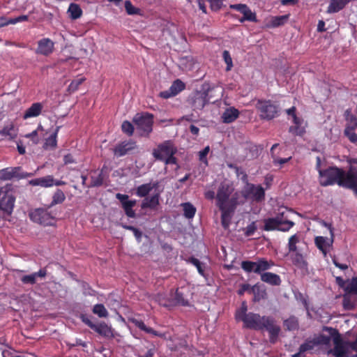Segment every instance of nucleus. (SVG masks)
Instances as JSON below:
<instances>
[{
	"label": "nucleus",
	"instance_id": "9d476101",
	"mask_svg": "<svg viewBox=\"0 0 357 357\" xmlns=\"http://www.w3.org/2000/svg\"><path fill=\"white\" fill-rule=\"evenodd\" d=\"M79 318L84 324L88 326L100 335L106 338H113L114 337L112 328L106 323L102 321L98 324H95L91 320L90 317L86 314H80Z\"/></svg>",
	"mask_w": 357,
	"mask_h": 357
},
{
	"label": "nucleus",
	"instance_id": "72a5a7b5",
	"mask_svg": "<svg viewBox=\"0 0 357 357\" xmlns=\"http://www.w3.org/2000/svg\"><path fill=\"white\" fill-rule=\"evenodd\" d=\"M238 109L230 107L227 109L222 115V121L225 123H230L234 121L238 116Z\"/></svg>",
	"mask_w": 357,
	"mask_h": 357
},
{
	"label": "nucleus",
	"instance_id": "4468645a",
	"mask_svg": "<svg viewBox=\"0 0 357 357\" xmlns=\"http://www.w3.org/2000/svg\"><path fill=\"white\" fill-rule=\"evenodd\" d=\"M233 192V188L227 183H222L216 195L217 206L219 209H222L225 206L229 204V198Z\"/></svg>",
	"mask_w": 357,
	"mask_h": 357
},
{
	"label": "nucleus",
	"instance_id": "39448f33",
	"mask_svg": "<svg viewBox=\"0 0 357 357\" xmlns=\"http://www.w3.org/2000/svg\"><path fill=\"white\" fill-rule=\"evenodd\" d=\"M321 175V185H333L337 183L338 185L346 186L347 172L342 168L331 166L325 168Z\"/></svg>",
	"mask_w": 357,
	"mask_h": 357
},
{
	"label": "nucleus",
	"instance_id": "ddd939ff",
	"mask_svg": "<svg viewBox=\"0 0 357 357\" xmlns=\"http://www.w3.org/2000/svg\"><path fill=\"white\" fill-rule=\"evenodd\" d=\"M247 294L252 295V301L253 302H260L268 298L267 288L264 282L261 283L258 282L252 287L247 284Z\"/></svg>",
	"mask_w": 357,
	"mask_h": 357
},
{
	"label": "nucleus",
	"instance_id": "a18cd8bd",
	"mask_svg": "<svg viewBox=\"0 0 357 357\" xmlns=\"http://www.w3.org/2000/svg\"><path fill=\"white\" fill-rule=\"evenodd\" d=\"M171 91L173 92V95L176 96L181 91L185 89V84L180 79L175 80L169 87Z\"/></svg>",
	"mask_w": 357,
	"mask_h": 357
},
{
	"label": "nucleus",
	"instance_id": "3c124183",
	"mask_svg": "<svg viewBox=\"0 0 357 357\" xmlns=\"http://www.w3.org/2000/svg\"><path fill=\"white\" fill-rule=\"evenodd\" d=\"M349 287V289L354 294L356 301H357V277L351 278L350 280L346 282Z\"/></svg>",
	"mask_w": 357,
	"mask_h": 357
},
{
	"label": "nucleus",
	"instance_id": "a19ab883",
	"mask_svg": "<svg viewBox=\"0 0 357 357\" xmlns=\"http://www.w3.org/2000/svg\"><path fill=\"white\" fill-rule=\"evenodd\" d=\"M29 19L28 15H22L15 18H10L9 20L2 19L0 22V26H7L8 24H15L18 22L27 21Z\"/></svg>",
	"mask_w": 357,
	"mask_h": 357
},
{
	"label": "nucleus",
	"instance_id": "4c0bfd02",
	"mask_svg": "<svg viewBox=\"0 0 357 357\" xmlns=\"http://www.w3.org/2000/svg\"><path fill=\"white\" fill-rule=\"evenodd\" d=\"M68 13L72 20H77L82 16V10L78 4L71 3L68 7Z\"/></svg>",
	"mask_w": 357,
	"mask_h": 357
},
{
	"label": "nucleus",
	"instance_id": "338daca9",
	"mask_svg": "<svg viewBox=\"0 0 357 357\" xmlns=\"http://www.w3.org/2000/svg\"><path fill=\"white\" fill-rule=\"evenodd\" d=\"M257 228L256 222H252L250 225L247 226V236H250V235H252L255 231H256Z\"/></svg>",
	"mask_w": 357,
	"mask_h": 357
},
{
	"label": "nucleus",
	"instance_id": "6e6552de",
	"mask_svg": "<svg viewBox=\"0 0 357 357\" xmlns=\"http://www.w3.org/2000/svg\"><path fill=\"white\" fill-rule=\"evenodd\" d=\"M294 222L288 220L284 217V212H279L275 217L267 218L264 220V230H281L282 231H288L291 227H294Z\"/></svg>",
	"mask_w": 357,
	"mask_h": 357
},
{
	"label": "nucleus",
	"instance_id": "37998d69",
	"mask_svg": "<svg viewBox=\"0 0 357 357\" xmlns=\"http://www.w3.org/2000/svg\"><path fill=\"white\" fill-rule=\"evenodd\" d=\"M92 312L100 318H106L108 317V312L103 304H96Z\"/></svg>",
	"mask_w": 357,
	"mask_h": 357
},
{
	"label": "nucleus",
	"instance_id": "de8ad7c7",
	"mask_svg": "<svg viewBox=\"0 0 357 357\" xmlns=\"http://www.w3.org/2000/svg\"><path fill=\"white\" fill-rule=\"evenodd\" d=\"M188 262L195 266L197 268L199 273L201 275L204 276V264L202 263L198 259L194 257H190L188 259Z\"/></svg>",
	"mask_w": 357,
	"mask_h": 357
},
{
	"label": "nucleus",
	"instance_id": "473e14b6",
	"mask_svg": "<svg viewBox=\"0 0 357 357\" xmlns=\"http://www.w3.org/2000/svg\"><path fill=\"white\" fill-rule=\"evenodd\" d=\"M222 212L221 222L225 229H227L230 223L231 213L233 212L234 208L231 206H225L222 209H220Z\"/></svg>",
	"mask_w": 357,
	"mask_h": 357
},
{
	"label": "nucleus",
	"instance_id": "c9c22d12",
	"mask_svg": "<svg viewBox=\"0 0 357 357\" xmlns=\"http://www.w3.org/2000/svg\"><path fill=\"white\" fill-rule=\"evenodd\" d=\"M289 19V14H284V15H276L271 17L267 23L268 27H278L281 24H284L287 20Z\"/></svg>",
	"mask_w": 357,
	"mask_h": 357
},
{
	"label": "nucleus",
	"instance_id": "a211bd4d",
	"mask_svg": "<svg viewBox=\"0 0 357 357\" xmlns=\"http://www.w3.org/2000/svg\"><path fill=\"white\" fill-rule=\"evenodd\" d=\"M331 231V238L323 237V236H318L314 238V243L318 249H319L324 256H326L330 248H332L334 242V232L332 227H329Z\"/></svg>",
	"mask_w": 357,
	"mask_h": 357
},
{
	"label": "nucleus",
	"instance_id": "603ef678",
	"mask_svg": "<svg viewBox=\"0 0 357 357\" xmlns=\"http://www.w3.org/2000/svg\"><path fill=\"white\" fill-rule=\"evenodd\" d=\"M121 130L123 133L130 137L133 135L135 128L130 121H124L121 124Z\"/></svg>",
	"mask_w": 357,
	"mask_h": 357
},
{
	"label": "nucleus",
	"instance_id": "6e6d98bb",
	"mask_svg": "<svg viewBox=\"0 0 357 357\" xmlns=\"http://www.w3.org/2000/svg\"><path fill=\"white\" fill-rule=\"evenodd\" d=\"M344 117L346 121L350 122L351 125L353 126V128H356V127H357V117L356 116L354 115V114H352L351 110H349V109L346 110L344 112Z\"/></svg>",
	"mask_w": 357,
	"mask_h": 357
},
{
	"label": "nucleus",
	"instance_id": "58836bf2",
	"mask_svg": "<svg viewBox=\"0 0 357 357\" xmlns=\"http://www.w3.org/2000/svg\"><path fill=\"white\" fill-rule=\"evenodd\" d=\"M181 206L183 210V215L188 219H192L194 218L197 209L190 202H185L181 204Z\"/></svg>",
	"mask_w": 357,
	"mask_h": 357
},
{
	"label": "nucleus",
	"instance_id": "5fc2aeb1",
	"mask_svg": "<svg viewBox=\"0 0 357 357\" xmlns=\"http://www.w3.org/2000/svg\"><path fill=\"white\" fill-rule=\"evenodd\" d=\"M123 228L130 230L133 232V234L136 238V240L139 243L142 241V232L137 228L131 226V225H122Z\"/></svg>",
	"mask_w": 357,
	"mask_h": 357
},
{
	"label": "nucleus",
	"instance_id": "b1692460",
	"mask_svg": "<svg viewBox=\"0 0 357 357\" xmlns=\"http://www.w3.org/2000/svg\"><path fill=\"white\" fill-rule=\"evenodd\" d=\"M160 195L156 193L151 197H146L144 199L141 204V208L146 209L150 208L151 210H156L160 204Z\"/></svg>",
	"mask_w": 357,
	"mask_h": 357
},
{
	"label": "nucleus",
	"instance_id": "9b49d317",
	"mask_svg": "<svg viewBox=\"0 0 357 357\" xmlns=\"http://www.w3.org/2000/svg\"><path fill=\"white\" fill-rule=\"evenodd\" d=\"M33 173L22 172L21 167H6L0 170V180L9 181L13 178L22 179L31 177Z\"/></svg>",
	"mask_w": 357,
	"mask_h": 357
},
{
	"label": "nucleus",
	"instance_id": "412c9836",
	"mask_svg": "<svg viewBox=\"0 0 357 357\" xmlns=\"http://www.w3.org/2000/svg\"><path fill=\"white\" fill-rule=\"evenodd\" d=\"M306 125H304L303 117H298L296 114L294 125L289 127V132L294 135H303L306 133Z\"/></svg>",
	"mask_w": 357,
	"mask_h": 357
},
{
	"label": "nucleus",
	"instance_id": "c756f323",
	"mask_svg": "<svg viewBox=\"0 0 357 357\" xmlns=\"http://www.w3.org/2000/svg\"><path fill=\"white\" fill-rule=\"evenodd\" d=\"M158 186V182L144 183L139 185L136 188V195L139 197H146L149 192L153 189Z\"/></svg>",
	"mask_w": 357,
	"mask_h": 357
},
{
	"label": "nucleus",
	"instance_id": "1a4fd4ad",
	"mask_svg": "<svg viewBox=\"0 0 357 357\" xmlns=\"http://www.w3.org/2000/svg\"><path fill=\"white\" fill-rule=\"evenodd\" d=\"M256 107L263 119H273L280 112V106L271 100H258Z\"/></svg>",
	"mask_w": 357,
	"mask_h": 357
},
{
	"label": "nucleus",
	"instance_id": "8fccbe9b",
	"mask_svg": "<svg viewBox=\"0 0 357 357\" xmlns=\"http://www.w3.org/2000/svg\"><path fill=\"white\" fill-rule=\"evenodd\" d=\"M284 325L287 330H296L299 326V322L298 319L295 318V317H291L284 320Z\"/></svg>",
	"mask_w": 357,
	"mask_h": 357
},
{
	"label": "nucleus",
	"instance_id": "aec40b11",
	"mask_svg": "<svg viewBox=\"0 0 357 357\" xmlns=\"http://www.w3.org/2000/svg\"><path fill=\"white\" fill-rule=\"evenodd\" d=\"M54 49V42L50 38H44L38 40L36 52L38 54L48 56L53 52Z\"/></svg>",
	"mask_w": 357,
	"mask_h": 357
},
{
	"label": "nucleus",
	"instance_id": "0e129e2a",
	"mask_svg": "<svg viewBox=\"0 0 357 357\" xmlns=\"http://www.w3.org/2000/svg\"><path fill=\"white\" fill-rule=\"evenodd\" d=\"M210 151V148L208 146H206L203 150L199 152V159L201 162L208 164V161L206 159V156Z\"/></svg>",
	"mask_w": 357,
	"mask_h": 357
},
{
	"label": "nucleus",
	"instance_id": "cd10ccee",
	"mask_svg": "<svg viewBox=\"0 0 357 357\" xmlns=\"http://www.w3.org/2000/svg\"><path fill=\"white\" fill-rule=\"evenodd\" d=\"M354 1V0H331L327 8V13H338L342 8H344L349 2Z\"/></svg>",
	"mask_w": 357,
	"mask_h": 357
},
{
	"label": "nucleus",
	"instance_id": "bf43d9fd",
	"mask_svg": "<svg viewBox=\"0 0 357 357\" xmlns=\"http://www.w3.org/2000/svg\"><path fill=\"white\" fill-rule=\"evenodd\" d=\"M222 57H223L225 62L227 64L226 70L227 71L230 70L231 69V68L233 67V63H232V59H231V55H230L229 51L224 50V52L222 53Z\"/></svg>",
	"mask_w": 357,
	"mask_h": 357
},
{
	"label": "nucleus",
	"instance_id": "c03bdc74",
	"mask_svg": "<svg viewBox=\"0 0 357 357\" xmlns=\"http://www.w3.org/2000/svg\"><path fill=\"white\" fill-rule=\"evenodd\" d=\"M65 199L66 195L60 189H57L52 196L51 205L61 204L65 201Z\"/></svg>",
	"mask_w": 357,
	"mask_h": 357
},
{
	"label": "nucleus",
	"instance_id": "680f3d73",
	"mask_svg": "<svg viewBox=\"0 0 357 357\" xmlns=\"http://www.w3.org/2000/svg\"><path fill=\"white\" fill-rule=\"evenodd\" d=\"M230 8L239 11L242 15V17L240 19L241 22L245 20V4H234L231 5Z\"/></svg>",
	"mask_w": 357,
	"mask_h": 357
},
{
	"label": "nucleus",
	"instance_id": "4d7b16f0",
	"mask_svg": "<svg viewBox=\"0 0 357 357\" xmlns=\"http://www.w3.org/2000/svg\"><path fill=\"white\" fill-rule=\"evenodd\" d=\"M176 304L182 305V306H188L189 302L187 299H185L183 296V294L180 292L178 289H176L175 292V298H174Z\"/></svg>",
	"mask_w": 357,
	"mask_h": 357
},
{
	"label": "nucleus",
	"instance_id": "c85d7f7f",
	"mask_svg": "<svg viewBox=\"0 0 357 357\" xmlns=\"http://www.w3.org/2000/svg\"><path fill=\"white\" fill-rule=\"evenodd\" d=\"M43 105L40 102H34L29 107L23 115L24 119L38 116L42 112Z\"/></svg>",
	"mask_w": 357,
	"mask_h": 357
},
{
	"label": "nucleus",
	"instance_id": "f03ea898",
	"mask_svg": "<svg viewBox=\"0 0 357 357\" xmlns=\"http://www.w3.org/2000/svg\"><path fill=\"white\" fill-rule=\"evenodd\" d=\"M247 328L254 330H266L269 334V340L271 343L278 341L281 328L276 324L272 317H261L260 314L249 312L247 314Z\"/></svg>",
	"mask_w": 357,
	"mask_h": 357
},
{
	"label": "nucleus",
	"instance_id": "49530a36",
	"mask_svg": "<svg viewBox=\"0 0 357 357\" xmlns=\"http://www.w3.org/2000/svg\"><path fill=\"white\" fill-rule=\"evenodd\" d=\"M154 301L160 305L167 307L169 305V301L165 293H158L154 296Z\"/></svg>",
	"mask_w": 357,
	"mask_h": 357
},
{
	"label": "nucleus",
	"instance_id": "79ce46f5",
	"mask_svg": "<svg viewBox=\"0 0 357 357\" xmlns=\"http://www.w3.org/2000/svg\"><path fill=\"white\" fill-rule=\"evenodd\" d=\"M235 318L236 321H242L243 327L245 328V301H243L241 307L237 310Z\"/></svg>",
	"mask_w": 357,
	"mask_h": 357
},
{
	"label": "nucleus",
	"instance_id": "69168bd1",
	"mask_svg": "<svg viewBox=\"0 0 357 357\" xmlns=\"http://www.w3.org/2000/svg\"><path fill=\"white\" fill-rule=\"evenodd\" d=\"M210 6L213 10H218L222 6V0H210Z\"/></svg>",
	"mask_w": 357,
	"mask_h": 357
},
{
	"label": "nucleus",
	"instance_id": "20e7f679",
	"mask_svg": "<svg viewBox=\"0 0 357 357\" xmlns=\"http://www.w3.org/2000/svg\"><path fill=\"white\" fill-rule=\"evenodd\" d=\"M178 152V149L174 142L171 140H165L157 145L153 149V157L158 161H161L165 165H178V159L175 155Z\"/></svg>",
	"mask_w": 357,
	"mask_h": 357
},
{
	"label": "nucleus",
	"instance_id": "e433bc0d",
	"mask_svg": "<svg viewBox=\"0 0 357 357\" xmlns=\"http://www.w3.org/2000/svg\"><path fill=\"white\" fill-rule=\"evenodd\" d=\"M301 241V234L299 233H295L292 236L289 238V241L287 243V248L289 249V252H292V254H296L297 251V243Z\"/></svg>",
	"mask_w": 357,
	"mask_h": 357
},
{
	"label": "nucleus",
	"instance_id": "a878e982",
	"mask_svg": "<svg viewBox=\"0 0 357 357\" xmlns=\"http://www.w3.org/2000/svg\"><path fill=\"white\" fill-rule=\"evenodd\" d=\"M132 323L135 324L136 327L139 328L141 331L146 332V333H149L154 336L160 337L163 339L167 338L166 333H160L151 327L146 326L144 321H142V320L135 319L132 321Z\"/></svg>",
	"mask_w": 357,
	"mask_h": 357
},
{
	"label": "nucleus",
	"instance_id": "dca6fc26",
	"mask_svg": "<svg viewBox=\"0 0 357 357\" xmlns=\"http://www.w3.org/2000/svg\"><path fill=\"white\" fill-rule=\"evenodd\" d=\"M265 190L261 185H253L247 182V199H251L252 202L261 203L265 198Z\"/></svg>",
	"mask_w": 357,
	"mask_h": 357
},
{
	"label": "nucleus",
	"instance_id": "bb28decb",
	"mask_svg": "<svg viewBox=\"0 0 357 357\" xmlns=\"http://www.w3.org/2000/svg\"><path fill=\"white\" fill-rule=\"evenodd\" d=\"M0 135L8 140H13L17 136V130L15 129L14 123L10 122L5 125L3 128L0 130Z\"/></svg>",
	"mask_w": 357,
	"mask_h": 357
},
{
	"label": "nucleus",
	"instance_id": "7ed1b4c3",
	"mask_svg": "<svg viewBox=\"0 0 357 357\" xmlns=\"http://www.w3.org/2000/svg\"><path fill=\"white\" fill-rule=\"evenodd\" d=\"M273 261H267L265 258H258L256 261H247V273H259L261 280L266 284H280L282 279L276 273L267 272V270L274 266Z\"/></svg>",
	"mask_w": 357,
	"mask_h": 357
},
{
	"label": "nucleus",
	"instance_id": "f257e3e1",
	"mask_svg": "<svg viewBox=\"0 0 357 357\" xmlns=\"http://www.w3.org/2000/svg\"><path fill=\"white\" fill-rule=\"evenodd\" d=\"M323 330L328 331L330 335L324 334L314 335L307 337L300 345L298 351L293 354L292 357H304L305 352H313L314 348L320 344H328L333 337L334 347L329 350L335 357H357V336L354 341L342 340L338 330L330 326H324Z\"/></svg>",
	"mask_w": 357,
	"mask_h": 357
},
{
	"label": "nucleus",
	"instance_id": "052dcab7",
	"mask_svg": "<svg viewBox=\"0 0 357 357\" xmlns=\"http://www.w3.org/2000/svg\"><path fill=\"white\" fill-rule=\"evenodd\" d=\"M344 135L350 139L351 142L355 143L357 142V134L354 131L353 126L351 128H346L344 130Z\"/></svg>",
	"mask_w": 357,
	"mask_h": 357
},
{
	"label": "nucleus",
	"instance_id": "13d9d810",
	"mask_svg": "<svg viewBox=\"0 0 357 357\" xmlns=\"http://www.w3.org/2000/svg\"><path fill=\"white\" fill-rule=\"evenodd\" d=\"M125 9L128 15H136L139 13V9L133 6L132 3L128 0L125 1Z\"/></svg>",
	"mask_w": 357,
	"mask_h": 357
},
{
	"label": "nucleus",
	"instance_id": "09e8293b",
	"mask_svg": "<svg viewBox=\"0 0 357 357\" xmlns=\"http://www.w3.org/2000/svg\"><path fill=\"white\" fill-rule=\"evenodd\" d=\"M86 80L85 77H81L73 80L68 86L67 91L68 93H72L77 91L79 86Z\"/></svg>",
	"mask_w": 357,
	"mask_h": 357
},
{
	"label": "nucleus",
	"instance_id": "0eeeda50",
	"mask_svg": "<svg viewBox=\"0 0 357 357\" xmlns=\"http://www.w3.org/2000/svg\"><path fill=\"white\" fill-rule=\"evenodd\" d=\"M15 197L13 192V185L11 183H7L0 188V209L3 211L8 215L13 212Z\"/></svg>",
	"mask_w": 357,
	"mask_h": 357
},
{
	"label": "nucleus",
	"instance_id": "ea45409f",
	"mask_svg": "<svg viewBox=\"0 0 357 357\" xmlns=\"http://www.w3.org/2000/svg\"><path fill=\"white\" fill-rule=\"evenodd\" d=\"M59 129H60V127L57 126L55 130L54 131V132L52 134H51V135L48 138L46 139L45 145H44L45 147H46V148L50 147L52 149H54L56 147V145H57L56 137H57V135H58Z\"/></svg>",
	"mask_w": 357,
	"mask_h": 357
},
{
	"label": "nucleus",
	"instance_id": "423d86ee",
	"mask_svg": "<svg viewBox=\"0 0 357 357\" xmlns=\"http://www.w3.org/2000/svg\"><path fill=\"white\" fill-rule=\"evenodd\" d=\"M153 114L149 112L137 113L135 115L132 121L141 136H149L153 131Z\"/></svg>",
	"mask_w": 357,
	"mask_h": 357
},
{
	"label": "nucleus",
	"instance_id": "393cba45",
	"mask_svg": "<svg viewBox=\"0 0 357 357\" xmlns=\"http://www.w3.org/2000/svg\"><path fill=\"white\" fill-rule=\"evenodd\" d=\"M29 185L32 186H41L43 188H50L54 185V176L47 175L44 177L37 178L29 181Z\"/></svg>",
	"mask_w": 357,
	"mask_h": 357
},
{
	"label": "nucleus",
	"instance_id": "e2e57ef3",
	"mask_svg": "<svg viewBox=\"0 0 357 357\" xmlns=\"http://www.w3.org/2000/svg\"><path fill=\"white\" fill-rule=\"evenodd\" d=\"M23 284H34L36 283V278L33 273L30 275H24L21 278Z\"/></svg>",
	"mask_w": 357,
	"mask_h": 357
},
{
	"label": "nucleus",
	"instance_id": "774afa93",
	"mask_svg": "<svg viewBox=\"0 0 357 357\" xmlns=\"http://www.w3.org/2000/svg\"><path fill=\"white\" fill-rule=\"evenodd\" d=\"M173 96H175V95H173V92L171 91L170 88L168 90L163 91L160 93V97L165 99H167Z\"/></svg>",
	"mask_w": 357,
	"mask_h": 357
},
{
	"label": "nucleus",
	"instance_id": "7c9ffc66",
	"mask_svg": "<svg viewBox=\"0 0 357 357\" xmlns=\"http://www.w3.org/2000/svg\"><path fill=\"white\" fill-rule=\"evenodd\" d=\"M263 146L255 145L252 142H247V159H255L260 155Z\"/></svg>",
	"mask_w": 357,
	"mask_h": 357
},
{
	"label": "nucleus",
	"instance_id": "2f4dec72",
	"mask_svg": "<svg viewBox=\"0 0 357 357\" xmlns=\"http://www.w3.org/2000/svg\"><path fill=\"white\" fill-rule=\"evenodd\" d=\"M104 176L102 170H93L91 175V183L87 185L88 188L100 187L103 184Z\"/></svg>",
	"mask_w": 357,
	"mask_h": 357
},
{
	"label": "nucleus",
	"instance_id": "5701e85b",
	"mask_svg": "<svg viewBox=\"0 0 357 357\" xmlns=\"http://www.w3.org/2000/svg\"><path fill=\"white\" fill-rule=\"evenodd\" d=\"M357 301H356L354 294H351L347 284L344 287V293L342 295V305L345 310H352L354 308Z\"/></svg>",
	"mask_w": 357,
	"mask_h": 357
},
{
	"label": "nucleus",
	"instance_id": "4be33fe9",
	"mask_svg": "<svg viewBox=\"0 0 357 357\" xmlns=\"http://www.w3.org/2000/svg\"><path fill=\"white\" fill-rule=\"evenodd\" d=\"M346 188L353 189L357 195V168L351 167L346 173Z\"/></svg>",
	"mask_w": 357,
	"mask_h": 357
},
{
	"label": "nucleus",
	"instance_id": "864d4df0",
	"mask_svg": "<svg viewBox=\"0 0 357 357\" xmlns=\"http://www.w3.org/2000/svg\"><path fill=\"white\" fill-rule=\"evenodd\" d=\"M38 130H41V131L43 130V128L42 126H40V125L38 126V128L36 130H33V132H31L30 133H28V134L25 135V137L31 139V140L35 144H38L39 142H40V139H39V137L38 136Z\"/></svg>",
	"mask_w": 357,
	"mask_h": 357
},
{
	"label": "nucleus",
	"instance_id": "f8f14e48",
	"mask_svg": "<svg viewBox=\"0 0 357 357\" xmlns=\"http://www.w3.org/2000/svg\"><path fill=\"white\" fill-rule=\"evenodd\" d=\"M29 218L33 222L43 226L52 225L54 220L51 213L44 208H36L30 212Z\"/></svg>",
	"mask_w": 357,
	"mask_h": 357
},
{
	"label": "nucleus",
	"instance_id": "2eb2a0df",
	"mask_svg": "<svg viewBox=\"0 0 357 357\" xmlns=\"http://www.w3.org/2000/svg\"><path fill=\"white\" fill-rule=\"evenodd\" d=\"M116 198L120 202L122 208L127 217L130 218H136V213L133 207L136 205L135 199H129L128 195L116 193Z\"/></svg>",
	"mask_w": 357,
	"mask_h": 357
},
{
	"label": "nucleus",
	"instance_id": "f3484780",
	"mask_svg": "<svg viewBox=\"0 0 357 357\" xmlns=\"http://www.w3.org/2000/svg\"><path fill=\"white\" fill-rule=\"evenodd\" d=\"M209 101L208 90L196 91L193 93L190 104L193 110L202 109Z\"/></svg>",
	"mask_w": 357,
	"mask_h": 357
},
{
	"label": "nucleus",
	"instance_id": "f704fd0d",
	"mask_svg": "<svg viewBox=\"0 0 357 357\" xmlns=\"http://www.w3.org/2000/svg\"><path fill=\"white\" fill-rule=\"evenodd\" d=\"M291 259L294 265L299 267V268H306L307 267V261H305L303 254L301 253L298 248L296 253L291 255Z\"/></svg>",
	"mask_w": 357,
	"mask_h": 357
},
{
	"label": "nucleus",
	"instance_id": "6ab92c4d",
	"mask_svg": "<svg viewBox=\"0 0 357 357\" xmlns=\"http://www.w3.org/2000/svg\"><path fill=\"white\" fill-rule=\"evenodd\" d=\"M137 149L136 142L132 139L126 140L118 144L114 149V155L116 157H122L130 154Z\"/></svg>",
	"mask_w": 357,
	"mask_h": 357
}]
</instances>
